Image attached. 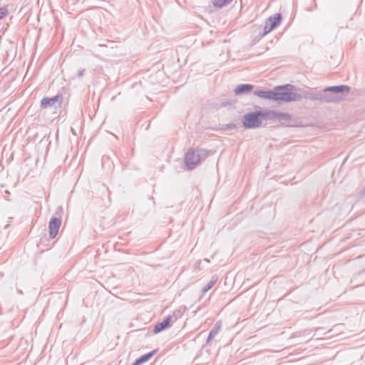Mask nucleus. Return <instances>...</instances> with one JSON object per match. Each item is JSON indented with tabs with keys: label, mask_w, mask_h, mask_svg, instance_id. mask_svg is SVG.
Listing matches in <instances>:
<instances>
[{
	"label": "nucleus",
	"mask_w": 365,
	"mask_h": 365,
	"mask_svg": "<svg viewBox=\"0 0 365 365\" xmlns=\"http://www.w3.org/2000/svg\"><path fill=\"white\" fill-rule=\"evenodd\" d=\"M295 87L291 84L276 86L274 88V101L279 103L282 102L299 101L302 96L294 92Z\"/></svg>",
	"instance_id": "obj_1"
},
{
	"label": "nucleus",
	"mask_w": 365,
	"mask_h": 365,
	"mask_svg": "<svg viewBox=\"0 0 365 365\" xmlns=\"http://www.w3.org/2000/svg\"><path fill=\"white\" fill-rule=\"evenodd\" d=\"M207 156L206 150L202 149H190L185 154V163L189 170L194 169L202 159Z\"/></svg>",
	"instance_id": "obj_2"
},
{
	"label": "nucleus",
	"mask_w": 365,
	"mask_h": 365,
	"mask_svg": "<svg viewBox=\"0 0 365 365\" xmlns=\"http://www.w3.org/2000/svg\"><path fill=\"white\" fill-rule=\"evenodd\" d=\"M64 213L62 207H58L55 212L54 216L51 217L48 223L49 237L53 239L58 233L59 228L61 225V218Z\"/></svg>",
	"instance_id": "obj_3"
},
{
	"label": "nucleus",
	"mask_w": 365,
	"mask_h": 365,
	"mask_svg": "<svg viewBox=\"0 0 365 365\" xmlns=\"http://www.w3.org/2000/svg\"><path fill=\"white\" fill-rule=\"evenodd\" d=\"M350 87L346 85L334 86L325 88V91L329 93V96L334 98L331 103H336L342 101L344 96L350 91Z\"/></svg>",
	"instance_id": "obj_4"
},
{
	"label": "nucleus",
	"mask_w": 365,
	"mask_h": 365,
	"mask_svg": "<svg viewBox=\"0 0 365 365\" xmlns=\"http://www.w3.org/2000/svg\"><path fill=\"white\" fill-rule=\"evenodd\" d=\"M242 123L247 129L257 128L262 126L261 119H259L257 110L243 115Z\"/></svg>",
	"instance_id": "obj_5"
},
{
	"label": "nucleus",
	"mask_w": 365,
	"mask_h": 365,
	"mask_svg": "<svg viewBox=\"0 0 365 365\" xmlns=\"http://www.w3.org/2000/svg\"><path fill=\"white\" fill-rule=\"evenodd\" d=\"M63 97L61 95H56L52 98L44 97L41 101L42 108L53 107L55 109L61 107Z\"/></svg>",
	"instance_id": "obj_6"
},
{
	"label": "nucleus",
	"mask_w": 365,
	"mask_h": 365,
	"mask_svg": "<svg viewBox=\"0 0 365 365\" xmlns=\"http://www.w3.org/2000/svg\"><path fill=\"white\" fill-rule=\"evenodd\" d=\"M257 112L262 123V120H274L276 110L264 109Z\"/></svg>",
	"instance_id": "obj_7"
},
{
	"label": "nucleus",
	"mask_w": 365,
	"mask_h": 365,
	"mask_svg": "<svg viewBox=\"0 0 365 365\" xmlns=\"http://www.w3.org/2000/svg\"><path fill=\"white\" fill-rule=\"evenodd\" d=\"M172 320L171 316H168L163 322L157 324L153 329L155 334H158L170 327Z\"/></svg>",
	"instance_id": "obj_8"
},
{
	"label": "nucleus",
	"mask_w": 365,
	"mask_h": 365,
	"mask_svg": "<svg viewBox=\"0 0 365 365\" xmlns=\"http://www.w3.org/2000/svg\"><path fill=\"white\" fill-rule=\"evenodd\" d=\"M254 95L261 98L274 101V89L268 91L256 90L254 91Z\"/></svg>",
	"instance_id": "obj_9"
},
{
	"label": "nucleus",
	"mask_w": 365,
	"mask_h": 365,
	"mask_svg": "<svg viewBox=\"0 0 365 365\" xmlns=\"http://www.w3.org/2000/svg\"><path fill=\"white\" fill-rule=\"evenodd\" d=\"M291 118L292 115L290 114L276 110L274 119L278 120L282 124L289 125Z\"/></svg>",
	"instance_id": "obj_10"
},
{
	"label": "nucleus",
	"mask_w": 365,
	"mask_h": 365,
	"mask_svg": "<svg viewBox=\"0 0 365 365\" xmlns=\"http://www.w3.org/2000/svg\"><path fill=\"white\" fill-rule=\"evenodd\" d=\"M314 101H323L325 103H331L334 101V98L329 96V93L327 91H325V88L314 95Z\"/></svg>",
	"instance_id": "obj_11"
},
{
	"label": "nucleus",
	"mask_w": 365,
	"mask_h": 365,
	"mask_svg": "<svg viewBox=\"0 0 365 365\" xmlns=\"http://www.w3.org/2000/svg\"><path fill=\"white\" fill-rule=\"evenodd\" d=\"M253 86L251 84H241L237 86L235 89L236 96L248 93L252 91Z\"/></svg>",
	"instance_id": "obj_12"
},
{
	"label": "nucleus",
	"mask_w": 365,
	"mask_h": 365,
	"mask_svg": "<svg viewBox=\"0 0 365 365\" xmlns=\"http://www.w3.org/2000/svg\"><path fill=\"white\" fill-rule=\"evenodd\" d=\"M282 15L281 14H275L274 16H270L267 19L266 21L271 25V28H273L274 29L278 26L281 21H282Z\"/></svg>",
	"instance_id": "obj_13"
},
{
	"label": "nucleus",
	"mask_w": 365,
	"mask_h": 365,
	"mask_svg": "<svg viewBox=\"0 0 365 365\" xmlns=\"http://www.w3.org/2000/svg\"><path fill=\"white\" fill-rule=\"evenodd\" d=\"M221 329V322H217L215 324L214 327L210 330L209 335L207 336L206 343L209 344L214 337L219 333Z\"/></svg>",
	"instance_id": "obj_14"
},
{
	"label": "nucleus",
	"mask_w": 365,
	"mask_h": 365,
	"mask_svg": "<svg viewBox=\"0 0 365 365\" xmlns=\"http://www.w3.org/2000/svg\"><path fill=\"white\" fill-rule=\"evenodd\" d=\"M153 356V353L150 352V353H148V354H144L142 356H140L139 359H138L133 364V365H140L142 364L143 363L148 361L151 356Z\"/></svg>",
	"instance_id": "obj_15"
},
{
	"label": "nucleus",
	"mask_w": 365,
	"mask_h": 365,
	"mask_svg": "<svg viewBox=\"0 0 365 365\" xmlns=\"http://www.w3.org/2000/svg\"><path fill=\"white\" fill-rule=\"evenodd\" d=\"M232 1V0H212L213 5L215 7H217L220 9L222 8L223 6H226L227 4H229Z\"/></svg>",
	"instance_id": "obj_16"
},
{
	"label": "nucleus",
	"mask_w": 365,
	"mask_h": 365,
	"mask_svg": "<svg viewBox=\"0 0 365 365\" xmlns=\"http://www.w3.org/2000/svg\"><path fill=\"white\" fill-rule=\"evenodd\" d=\"M217 277L212 276L210 281L207 283V284L202 289V293L207 292L208 290H210L217 282Z\"/></svg>",
	"instance_id": "obj_17"
},
{
	"label": "nucleus",
	"mask_w": 365,
	"mask_h": 365,
	"mask_svg": "<svg viewBox=\"0 0 365 365\" xmlns=\"http://www.w3.org/2000/svg\"><path fill=\"white\" fill-rule=\"evenodd\" d=\"M274 29L271 28V25H269L267 21L265 22V25L264 26V31H263V36L267 34L271 31H272Z\"/></svg>",
	"instance_id": "obj_18"
},
{
	"label": "nucleus",
	"mask_w": 365,
	"mask_h": 365,
	"mask_svg": "<svg viewBox=\"0 0 365 365\" xmlns=\"http://www.w3.org/2000/svg\"><path fill=\"white\" fill-rule=\"evenodd\" d=\"M8 14V9L6 7L3 6L0 8V19L5 16Z\"/></svg>",
	"instance_id": "obj_19"
},
{
	"label": "nucleus",
	"mask_w": 365,
	"mask_h": 365,
	"mask_svg": "<svg viewBox=\"0 0 365 365\" xmlns=\"http://www.w3.org/2000/svg\"><path fill=\"white\" fill-rule=\"evenodd\" d=\"M314 95H315V93H305L304 97L305 98L309 99L311 101H314V97H315Z\"/></svg>",
	"instance_id": "obj_20"
},
{
	"label": "nucleus",
	"mask_w": 365,
	"mask_h": 365,
	"mask_svg": "<svg viewBox=\"0 0 365 365\" xmlns=\"http://www.w3.org/2000/svg\"><path fill=\"white\" fill-rule=\"evenodd\" d=\"M84 71H85L84 69H81V70L78 71V72L77 73V77L81 78L84 75Z\"/></svg>",
	"instance_id": "obj_21"
},
{
	"label": "nucleus",
	"mask_w": 365,
	"mask_h": 365,
	"mask_svg": "<svg viewBox=\"0 0 365 365\" xmlns=\"http://www.w3.org/2000/svg\"><path fill=\"white\" fill-rule=\"evenodd\" d=\"M226 126L229 129H235V128H236V125L235 123H229Z\"/></svg>",
	"instance_id": "obj_22"
},
{
	"label": "nucleus",
	"mask_w": 365,
	"mask_h": 365,
	"mask_svg": "<svg viewBox=\"0 0 365 365\" xmlns=\"http://www.w3.org/2000/svg\"><path fill=\"white\" fill-rule=\"evenodd\" d=\"M359 197L361 198H363L365 197V187L361 191V192L359 193Z\"/></svg>",
	"instance_id": "obj_23"
},
{
	"label": "nucleus",
	"mask_w": 365,
	"mask_h": 365,
	"mask_svg": "<svg viewBox=\"0 0 365 365\" xmlns=\"http://www.w3.org/2000/svg\"><path fill=\"white\" fill-rule=\"evenodd\" d=\"M206 262H210V260L208 259H204Z\"/></svg>",
	"instance_id": "obj_24"
},
{
	"label": "nucleus",
	"mask_w": 365,
	"mask_h": 365,
	"mask_svg": "<svg viewBox=\"0 0 365 365\" xmlns=\"http://www.w3.org/2000/svg\"><path fill=\"white\" fill-rule=\"evenodd\" d=\"M19 293L20 294H23V292H22V291H21V290H19Z\"/></svg>",
	"instance_id": "obj_25"
}]
</instances>
